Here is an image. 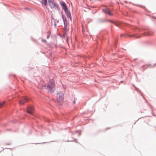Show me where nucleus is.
<instances>
[{"label":"nucleus","instance_id":"nucleus-5","mask_svg":"<svg viewBox=\"0 0 156 156\" xmlns=\"http://www.w3.org/2000/svg\"><path fill=\"white\" fill-rule=\"evenodd\" d=\"M34 109L32 107L30 106L28 107L27 112L28 113L32 115L33 114Z\"/></svg>","mask_w":156,"mask_h":156},{"label":"nucleus","instance_id":"nucleus-9","mask_svg":"<svg viewBox=\"0 0 156 156\" xmlns=\"http://www.w3.org/2000/svg\"><path fill=\"white\" fill-rule=\"evenodd\" d=\"M41 3L43 6H46L47 5V0H41Z\"/></svg>","mask_w":156,"mask_h":156},{"label":"nucleus","instance_id":"nucleus-6","mask_svg":"<svg viewBox=\"0 0 156 156\" xmlns=\"http://www.w3.org/2000/svg\"><path fill=\"white\" fill-rule=\"evenodd\" d=\"M64 11L67 17L69 18L70 20H71V16L70 11L68 10V9H66V10H65Z\"/></svg>","mask_w":156,"mask_h":156},{"label":"nucleus","instance_id":"nucleus-15","mask_svg":"<svg viewBox=\"0 0 156 156\" xmlns=\"http://www.w3.org/2000/svg\"><path fill=\"white\" fill-rule=\"evenodd\" d=\"M75 100H74L73 101V104H75Z\"/></svg>","mask_w":156,"mask_h":156},{"label":"nucleus","instance_id":"nucleus-18","mask_svg":"<svg viewBox=\"0 0 156 156\" xmlns=\"http://www.w3.org/2000/svg\"><path fill=\"white\" fill-rule=\"evenodd\" d=\"M83 34H84L83 30Z\"/></svg>","mask_w":156,"mask_h":156},{"label":"nucleus","instance_id":"nucleus-1","mask_svg":"<svg viewBox=\"0 0 156 156\" xmlns=\"http://www.w3.org/2000/svg\"><path fill=\"white\" fill-rule=\"evenodd\" d=\"M55 81L53 80H50L47 85V89L50 92L53 93L55 89Z\"/></svg>","mask_w":156,"mask_h":156},{"label":"nucleus","instance_id":"nucleus-3","mask_svg":"<svg viewBox=\"0 0 156 156\" xmlns=\"http://www.w3.org/2000/svg\"><path fill=\"white\" fill-rule=\"evenodd\" d=\"M28 98L25 97H22L21 100L19 101V104L20 105H23L24 103L28 101Z\"/></svg>","mask_w":156,"mask_h":156},{"label":"nucleus","instance_id":"nucleus-19","mask_svg":"<svg viewBox=\"0 0 156 156\" xmlns=\"http://www.w3.org/2000/svg\"><path fill=\"white\" fill-rule=\"evenodd\" d=\"M155 66H156V63L155 64Z\"/></svg>","mask_w":156,"mask_h":156},{"label":"nucleus","instance_id":"nucleus-13","mask_svg":"<svg viewBox=\"0 0 156 156\" xmlns=\"http://www.w3.org/2000/svg\"><path fill=\"white\" fill-rule=\"evenodd\" d=\"M134 36L136 38H138L140 37V36H138V35H135Z\"/></svg>","mask_w":156,"mask_h":156},{"label":"nucleus","instance_id":"nucleus-11","mask_svg":"<svg viewBox=\"0 0 156 156\" xmlns=\"http://www.w3.org/2000/svg\"><path fill=\"white\" fill-rule=\"evenodd\" d=\"M5 103V101H3L2 102H0V108L2 107Z\"/></svg>","mask_w":156,"mask_h":156},{"label":"nucleus","instance_id":"nucleus-8","mask_svg":"<svg viewBox=\"0 0 156 156\" xmlns=\"http://www.w3.org/2000/svg\"><path fill=\"white\" fill-rule=\"evenodd\" d=\"M103 11L105 13H108L109 15H112L111 12L109 11L108 8H106L105 9H103Z\"/></svg>","mask_w":156,"mask_h":156},{"label":"nucleus","instance_id":"nucleus-4","mask_svg":"<svg viewBox=\"0 0 156 156\" xmlns=\"http://www.w3.org/2000/svg\"><path fill=\"white\" fill-rule=\"evenodd\" d=\"M48 4L50 6L51 8H54L56 7H57V6L55 3L53 2L51 0H48Z\"/></svg>","mask_w":156,"mask_h":156},{"label":"nucleus","instance_id":"nucleus-10","mask_svg":"<svg viewBox=\"0 0 156 156\" xmlns=\"http://www.w3.org/2000/svg\"><path fill=\"white\" fill-rule=\"evenodd\" d=\"M63 21H64V26L66 27V25H67V21L66 17L63 15H62V16Z\"/></svg>","mask_w":156,"mask_h":156},{"label":"nucleus","instance_id":"nucleus-12","mask_svg":"<svg viewBox=\"0 0 156 156\" xmlns=\"http://www.w3.org/2000/svg\"><path fill=\"white\" fill-rule=\"evenodd\" d=\"M143 34L144 36L150 35V34H149V33L148 32L144 33Z\"/></svg>","mask_w":156,"mask_h":156},{"label":"nucleus","instance_id":"nucleus-16","mask_svg":"<svg viewBox=\"0 0 156 156\" xmlns=\"http://www.w3.org/2000/svg\"><path fill=\"white\" fill-rule=\"evenodd\" d=\"M64 27H65V30H66V29L67 25H66V27H65V26H64Z\"/></svg>","mask_w":156,"mask_h":156},{"label":"nucleus","instance_id":"nucleus-2","mask_svg":"<svg viewBox=\"0 0 156 156\" xmlns=\"http://www.w3.org/2000/svg\"><path fill=\"white\" fill-rule=\"evenodd\" d=\"M64 93L62 91L59 92L57 95V103L59 105H62L63 103Z\"/></svg>","mask_w":156,"mask_h":156},{"label":"nucleus","instance_id":"nucleus-7","mask_svg":"<svg viewBox=\"0 0 156 156\" xmlns=\"http://www.w3.org/2000/svg\"><path fill=\"white\" fill-rule=\"evenodd\" d=\"M60 4L64 10L67 9L66 4L64 2H60Z\"/></svg>","mask_w":156,"mask_h":156},{"label":"nucleus","instance_id":"nucleus-14","mask_svg":"<svg viewBox=\"0 0 156 156\" xmlns=\"http://www.w3.org/2000/svg\"><path fill=\"white\" fill-rule=\"evenodd\" d=\"M42 42L44 43H46V42L47 41L46 40H44L43 39H42Z\"/></svg>","mask_w":156,"mask_h":156},{"label":"nucleus","instance_id":"nucleus-17","mask_svg":"<svg viewBox=\"0 0 156 156\" xmlns=\"http://www.w3.org/2000/svg\"><path fill=\"white\" fill-rule=\"evenodd\" d=\"M49 35H48L47 36V38H48L49 37Z\"/></svg>","mask_w":156,"mask_h":156}]
</instances>
